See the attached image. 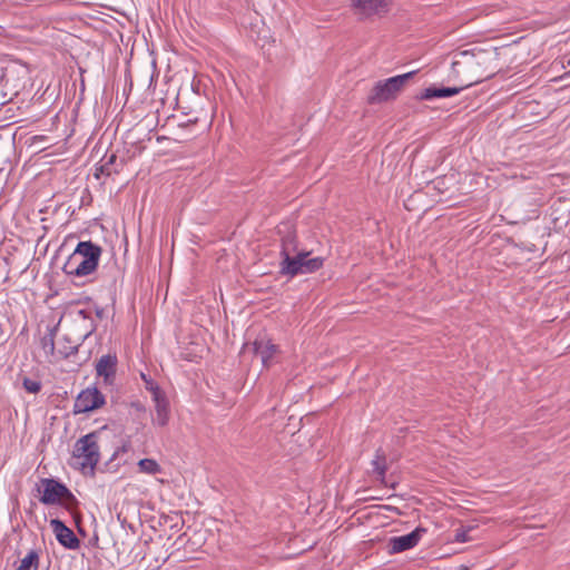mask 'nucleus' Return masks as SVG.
<instances>
[{
	"mask_svg": "<svg viewBox=\"0 0 570 570\" xmlns=\"http://www.w3.org/2000/svg\"><path fill=\"white\" fill-rule=\"evenodd\" d=\"M311 252L302 249L299 253L285 257L279 263V274L293 278L297 275L311 274L321 269L324 265L323 257L309 258Z\"/></svg>",
	"mask_w": 570,
	"mask_h": 570,
	"instance_id": "20e7f679",
	"label": "nucleus"
},
{
	"mask_svg": "<svg viewBox=\"0 0 570 570\" xmlns=\"http://www.w3.org/2000/svg\"><path fill=\"white\" fill-rule=\"evenodd\" d=\"M465 89L462 85L456 87H429L421 92V99L432 100L435 98H448L460 94Z\"/></svg>",
	"mask_w": 570,
	"mask_h": 570,
	"instance_id": "2eb2a0df",
	"label": "nucleus"
},
{
	"mask_svg": "<svg viewBox=\"0 0 570 570\" xmlns=\"http://www.w3.org/2000/svg\"><path fill=\"white\" fill-rule=\"evenodd\" d=\"M50 527L59 544L69 550L79 549L80 540L77 538L73 531L65 524L63 521L60 519H51Z\"/></svg>",
	"mask_w": 570,
	"mask_h": 570,
	"instance_id": "9b49d317",
	"label": "nucleus"
},
{
	"mask_svg": "<svg viewBox=\"0 0 570 570\" xmlns=\"http://www.w3.org/2000/svg\"><path fill=\"white\" fill-rule=\"evenodd\" d=\"M155 403V416L153 423L158 426H166L169 422V402L164 394L153 399Z\"/></svg>",
	"mask_w": 570,
	"mask_h": 570,
	"instance_id": "4468645a",
	"label": "nucleus"
},
{
	"mask_svg": "<svg viewBox=\"0 0 570 570\" xmlns=\"http://www.w3.org/2000/svg\"><path fill=\"white\" fill-rule=\"evenodd\" d=\"M106 400L97 387H87L81 391L73 404L75 413H87L101 407Z\"/></svg>",
	"mask_w": 570,
	"mask_h": 570,
	"instance_id": "6e6552de",
	"label": "nucleus"
},
{
	"mask_svg": "<svg viewBox=\"0 0 570 570\" xmlns=\"http://www.w3.org/2000/svg\"><path fill=\"white\" fill-rule=\"evenodd\" d=\"M140 377L142 382L145 383V389L151 393V399L164 394L157 382H155L149 375L141 372Z\"/></svg>",
	"mask_w": 570,
	"mask_h": 570,
	"instance_id": "aec40b11",
	"label": "nucleus"
},
{
	"mask_svg": "<svg viewBox=\"0 0 570 570\" xmlns=\"http://www.w3.org/2000/svg\"><path fill=\"white\" fill-rule=\"evenodd\" d=\"M39 554L36 550H30L21 560L20 566L16 570H38Z\"/></svg>",
	"mask_w": 570,
	"mask_h": 570,
	"instance_id": "a211bd4d",
	"label": "nucleus"
},
{
	"mask_svg": "<svg viewBox=\"0 0 570 570\" xmlns=\"http://www.w3.org/2000/svg\"><path fill=\"white\" fill-rule=\"evenodd\" d=\"M97 432L88 433L78 439L73 445L72 456L77 460L82 472L89 470L94 474L95 468L100 460Z\"/></svg>",
	"mask_w": 570,
	"mask_h": 570,
	"instance_id": "39448f33",
	"label": "nucleus"
},
{
	"mask_svg": "<svg viewBox=\"0 0 570 570\" xmlns=\"http://www.w3.org/2000/svg\"><path fill=\"white\" fill-rule=\"evenodd\" d=\"M79 314L83 316V318H86V312L85 311H79Z\"/></svg>",
	"mask_w": 570,
	"mask_h": 570,
	"instance_id": "c85d7f7f",
	"label": "nucleus"
},
{
	"mask_svg": "<svg viewBox=\"0 0 570 570\" xmlns=\"http://www.w3.org/2000/svg\"><path fill=\"white\" fill-rule=\"evenodd\" d=\"M253 351L261 357L263 366L269 368L274 363L275 355L279 352V347L271 340L257 338L253 343Z\"/></svg>",
	"mask_w": 570,
	"mask_h": 570,
	"instance_id": "f8f14e48",
	"label": "nucleus"
},
{
	"mask_svg": "<svg viewBox=\"0 0 570 570\" xmlns=\"http://www.w3.org/2000/svg\"><path fill=\"white\" fill-rule=\"evenodd\" d=\"M428 532V530L423 527L415 528L412 532L392 537L389 540V553L395 554L401 553L403 551L410 550L419 544L422 537Z\"/></svg>",
	"mask_w": 570,
	"mask_h": 570,
	"instance_id": "1a4fd4ad",
	"label": "nucleus"
},
{
	"mask_svg": "<svg viewBox=\"0 0 570 570\" xmlns=\"http://www.w3.org/2000/svg\"><path fill=\"white\" fill-rule=\"evenodd\" d=\"M117 161L116 154H111L110 156H106L104 159L102 165L105 166V170L110 171V174H117L119 173V169L115 167Z\"/></svg>",
	"mask_w": 570,
	"mask_h": 570,
	"instance_id": "b1692460",
	"label": "nucleus"
},
{
	"mask_svg": "<svg viewBox=\"0 0 570 570\" xmlns=\"http://www.w3.org/2000/svg\"><path fill=\"white\" fill-rule=\"evenodd\" d=\"M278 235L281 236V257L284 259L285 257H291L296 253H299L302 249L298 248V240L296 230L289 224H282L277 229Z\"/></svg>",
	"mask_w": 570,
	"mask_h": 570,
	"instance_id": "9d476101",
	"label": "nucleus"
},
{
	"mask_svg": "<svg viewBox=\"0 0 570 570\" xmlns=\"http://www.w3.org/2000/svg\"><path fill=\"white\" fill-rule=\"evenodd\" d=\"M131 405H132L134 407H136L138 411H144V410H145V407H144L139 402H137V403H132Z\"/></svg>",
	"mask_w": 570,
	"mask_h": 570,
	"instance_id": "cd10ccee",
	"label": "nucleus"
},
{
	"mask_svg": "<svg viewBox=\"0 0 570 570\" xmlns=\"http://www.w3.org/2000/svg\"><path fill=\"white\" fill-rule=\"evenodd\" d=\"M414 73L415 71H410L377 81L367 97L368 104H381L394 99Z\"/></svg>",
	"mask_w": 570,
	"mask_h": 570,
	"instance_id": "423d86ee",
	"label": "nucleus"
},
{
	"mask_svg": "<svg viewBox=\"0 0 570 570\" xmlns=\"http://www.w3.org/2000/svg\"><path fill=\"white\" fill-rule=\"evenodd\" d=\"M102 248L91 240H81L63 264L62 271L71 277H85L94 274L99 265Z\"/></svg>",
	"mask_w": 570,
	"mask_h": 570,
	"instance_id": "f03ea898",
	"label": "nucleus"
},
{
	"mask_svg": "<svg viewBox=\"0 0 570 570\" xmlns=\"http://www.w3.org/2000/svg\"><path fill=\"white\" fill-rule=\"evenodd\" d=\"M100 175L111 176L110 171L105 170V166L102 164L96 167L95 177L99 178Z\"/></svg>",
	"mask_w": 570,
	"mask_h": 570,
	"instance_id": "a878e982",
	"label": "nucleus"
},
{
	"mask_svg": "<svg viewBox=\"0 0 570 570\" xmlns=\"http://www.w3.org/2000/svg\"><path fill=\"white\" fill-rule=\"evenodd\" d=\"M491 61V53L487 50H463L454 55L451 70L461 85L469 88L493 73L489 68Z\"/></svg>",
	"mask_w": 570,
	"mask_h": 570,
	"instance_id": "f257e3e1",
	"label": "nucleus"
},
{
	"mask_svg": "<svg viewBox=\"0 0 570 570\" xmlns=\"http://www.w3.org/2000/svg\"><path fill=\"white\" fill-rule=\"evenodd\" d=\"M22 386L28 393L37 394L38 392H40L42 384L38 380L23 377Z\"/></svg>",
	"mask_w": 570,
	"mask_h": 570,
	"instance_id": "5701e85b",
	"label": "nucleus"
},
{
	"mask_svg": "<svg viewBox=\"0 0 570 570\" xmlns=\"http://www.w3.org/2000/svg\"><path fill=\"white\" fill-rule=\"evenodd\" d=\"M351 6L361 19L383 17L390 9V0H351Z\"/></svg>",
	"mask_w": 570,
	"mask_h": 570,
	"instance_id": "0eeeda50",
	"label": "nucleus"
},
{
	"mask_svg": "<svg viewBox=\"0 0 570 570\" xmlns=\"http://www.w3.org/2000/svg\"><path fill=\"white\" fill-rule=\"evenodd\" d=\"M41 348L45 351L47 355L55 354V332L50 330L47 334H45L40 341Z\"/></svg>",
	"mask_w": 570,
	"mask_h": 570,
	"instance_id": "412c9836",
	"label": "nucleus"
},
{
	"mask_svg": "<svg viewBox=\"0 0 570 570\" xmlns=\"http://www.w3.org/2000/svg\"><path fill=\"white\" fill-rule=\"evenodd\" d=\"M138 469L140 472L155 475L161 472V466L154 459H141L138 461Z\"/></svg>",
	"mask_w": 570,
	"mask_h": 570,
	"instance_id": "6ab92c4d",
	"label": "nucleus"
},
{
	"mask_svg": "<svg viewBox=\"0 0 570 570\" xmlns=\"http://www.w3.org/2000/svg\"><path fill=\"white\" fill-rule=\"evenodd\" d=\"M63 341L65 343H60L58 352L63 358H67L77 353L79 344L72 343L67 336L63 337Z\"/></svg>",
	"mask_w": 570,
	"mask_h": 570,
	"instance_id": "4be33fe9",
	"label": "nucleus"
},
{
	"mask_svg": "<svg viewBox=\"0 0 570 570\" xmlns=\"http://www.w3.org/2000/svg\"><path fill=\"white\" fill-rule=\"evenodd\" d=\"M372 465V474L375 476V480L381 483H385V474L387 471L386 455L383 450L379 449L375 452L374 459L371 461Z\"/></svg>",
	"mask_w": 570,
	"mask_h": 570,
	"instance_id": "f3484780",
	"label": "nucleus"
},
{
	"mask_svg": "<svg viewBox=\"0 0 570 570\" xmlns=\"http://www.w3.org/2000/svg\"><path fill=\"white\" fill-rule=\"evenodd\" d=\"M471 530V528H460V529H456L455 530V533H454V541L455 542H460V543H463V542H468L471 540V538L469 537V531Z\"/></svg>",
	"mask_w": 570,
	"mask_h": 570,
	"instance_id": "393cba45",
	"label": "nucleus"
},
{
	"mask_svg": "<svg viewBox=\"0 0 570 570\" xmlns=\"http://www.w3.org/2000/svg\"><path fill=\"white\" fill-rule=\"evenodd\" d=\"M118 358L116 354L102 355L96 363V373L106 384H112L116 377Z\"/></svg>",
	"mask_w": 570,
	"mask_h": 570,
	"instance_id": "ddd939ff",
	"label": "nucleus"
},
{
	"mask_svg": "<svg viewBox=\"0 0 570 570\" xmlns=\"http://www.w3.org/2000/svg\"><path fill=\"white\" fill-rule=\"evenodd\" d=\"M131 450V441L130 438H127L122 441L121 445H119L112 453L111 458L105 463L107 471L116 472L122 464L126 463V460L117 461L121 455L128 453Z\"/></svg>",
	"mask_w": 570,
	"mask_h": 570,
	"instance_id": "dca6fc26",
	"label": "nucleus"
},
{
	"mask_svg": "<svg viewBox=\"0 0 570 570\" xmlns=\"http://www.w3.org/2000/svg\"><path fill=\"white\" fill-rule=\"evenodd\" d=\"M41 493L39 501L46 505L59 504L67 511L72 512L79 504L75 494L62 482L52 478L40 479V485L37 487Z\"/></svg>",
	"mask_w": 570,
	"mask_h": 570,
	"instance_id": "7ed1b4c3",
	"label": "nucleus"
},
{
	"mask_svg": "<svg viewBox=\"0 0 570 570\" xmlns=\"http://www.w3.org/2000/svg\"><path fill=\"white\" fill-rule=\"evenodd\" d=\"M95 312L98 318L102 320L105 317V309L102 307L97 306Z\"/></svg>",
	"mask_w": 570,
	"mask_h": 570,
	"instance_id": "bb28decb",
	"label": "nucleus"
}]
</instances>
